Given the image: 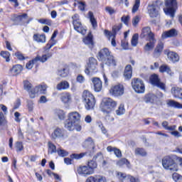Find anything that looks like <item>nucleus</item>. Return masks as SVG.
<instances>
[{
	"mask_svg": "<svg viewBox=\"0 0 182 182\" xmlns=\"http://www.w3.org/2000/svg\"><path fill=\"white\" fill-rule=\"evenodd\" d=\"M82 99L85 102V106L87 110H90L95 107V105H96V100L95 99V96L88 90H85L82 92Z\"/></svg>",
	"mask_w": 182,
	"mask_h": 182,
	"instance_id": "f257e3e1",
	"label": "nucleus"
},
{
	"mask_svg": "<svg viewBox=\"0 0 182 182\" xmlns=\"http://www.w3.org/2000/svg\"><path fill=\"white\" fill-rule=\"evenodd\" d=\"M117 106V102L112 98H107L104 101V105L101 107V110L104 114H110L114 108Z\"/></svg>",
	"mask_w": 182,
	"mask_h": 182,
	"instance_id": "f03ea898",
	"label": "nucleus"
},
{
	"mask_svg": "<svg viewBox=\"0 0 182 182\" xmlns=\"http://www.w3.org/2000/svg\"><path fill=\"white\" fill-rule=\"evenodd\" d=\"M166 8L164 9L166 15L174 18V14H176V8H177L176 0H166Z\"/></svg>",
	"mask_w": 182,
	"mask_h": 182,
	"instance_id": "7ed1b4c3",
	"label": "nucleus"
},
{
	"mask_svg": "<svg viewBox=\"0 0 182 182\" xmlns=\"http://www.w3.org/2000/svg\"><path fill=\"white\" fill-rule=\"evenodd\" d=\"M162 166L166 170L170 171H178V166L170 156H166L162 159Z\"/></svg>",
	"mask_w": 182,
	"mask_h": 182,
	"instance_id": "20e7f679",
	"label": "nucleus"
},
{
	"mask_svg": "<svg viewBox=\"0 0 182 182\" xmlns=\"http://www.w3.org/2000/svg\"><path fill=\"white\" fill-rule=\"evenodd\" d=\"M50 58H52V53H50L44 54L42 55V57L37 55L34 59L27 63L26 67L27 69H32V68H33V65H35V63H36L37 62L40 61L42 62V63H45V62H46V60H48Z\"/></svg>",
	"mask_w": 182,
	"mask_h": 182,
	"instance_id": "39448f33",
	"label": "nucleus"
},
{
	"mask_svg": "<svg viewBox=\"0 0 182 182\" xmlns=\"http://www.w3.org/2000/svg\"><path fill=\"white\" fill-rule=\"evenodd\" d=\"M72 19L75 31H77L79 33H81L82 35H86V29H85L83 28V26H82V23L79 20V15L75 14L72 16Z\"/></svg>",
	"mask_w": 182,
	"mask_h": 182,
	"instance_id": "423d86ee",
	"label": "nucleus"
},
{
	"mask_svg": "<svg viewBox=\"0 0 182 182\" xmlns=\"http://www.w3.org/2000/svg\"><path fill=\"white\" fill-rule=\"evenodd\" d=\"M46 89H48V86L46 84L37 85L30 92H28L29 96L31 99H35L38 93H40L41 95H45V93H46Z\"/></svg>",
	"mask_w": 182,
	"mask_h": 182,
	"instance_id": "0eeeda50",
	"label": "nucleus"
},
{
	"mask_svg": "<svg viewBox=\"0 0 182 182\" xmlns=\"http://www.w3.org/2000/svg\"><path fill=\"white\" fill-rule=\"evenodd\" d=\"M132 86L136 93H144V82L140 78H134L132 81Z\"/></svg>",
	"mask_w": 182,
	"mask_h": 182,
	"instance_id": "6e6552de",
	"label": "nucleus"
},
{
	"mask_svg": "<svg viewBox=\"0 0 182 182\" xmlns=\"http://www.w3.org/2000/svg\"><path fill=\"white\" fill-rule=\"evenodd\" d=\"M86 75H93L97 72V60L95 58L89 59L88 68L85 70Z\"/></svg>",
	"mask_w": 182,
	"mask_h": 182,
	"instance_id": "1a4fd4ad",
	"label": "nucleus"
},
{
	"mask_svg": "<svg viewBox=\"0 0 182 182\" xmlns=\"http://www.w3.org/2000/svg\"><path fill=\"white\" fill-rule=\"evenodd\" d=\"M154 33L151 31V28L150 27L146 26L144 27L141 30V33L140 37L142 39H146V41H154L156 38H154Z\"/></svg>",
	"mask_w": 182,
	"mask_h": 182,
	"instance_id": "9d476101",
	"label": "nucleus"
},
{
	"mask_svg": "<svg viewBox=\"0 0 182 182\" xmlns=\"http://www.w3.org/2000/svg\"><path fill=\"white\" fill-rule=\"evenodd\" d=\"M109 93L116 97L122 96L124 93V87H123L122 85H114L110 88Z\"/></svg>",
	"mask_w": 182,
	"mask_h": 182,
	"instance_id": "9b49d317",
	"label": "nucleus"
},
{
	"mask_svg": "<svg viewBox=\"0 0 182 182\" xmlns=\"http://www.w3.org/2000/svg\"><path fill=\"white\" fill-rule=\"evenodd\" d=\"M150 82L151 85H154V86H157V87H159L162 90H166V84L160 81V78H159V75L156 74L152 75L150 77Z\"/></svg>",
	"mask_w": 182,
	"mask_h": 182,
	"instance_id": "f8f14e48",
	"label": "nucleus"
},
{
	"mask_svg": "<svg viewBox=\"0 0 182 182\" xmlns=\"http://www.w3.org/2000/svg\"><path fill=\"white\" fill-rule=\"evenodd\" d=\"M159 6L157 3H154L148 6V14L151 18H157L159 16Z\"/></svg>",
	"mask_w": 182,
	"mask_h": 182,
	"instance_id": "ddd939ff",
	"label": "nucleus"
},
{
	"mask_svg": "<svg viewBox=\"0 0 182 182\" xmlns=\"http://www.w3.org/2000/svg\"><path fill=\"white\" fill-rule=\"evenodd\" d=\"M25 19H28V14H23L22 15H14V17L12 18L14 25H23Z\"/></svg>",
	"mask_w": 182,
	"mask_h": 182,
	"instance_id": "4468645a",
	"label": "nucleus"
},
{
	"mask_svg": "<svg viewBox=\"0 0 182 182\" xmlns=\"http://www.w3.org/2000/svg\"><path fill=\"white\" fill-rule=\"evenodd\" d=\"M111 52L107 48H103L98 53V60L101 62H106V59L111 55Z\"/></svg>",
	"mask_w": 182,
	"mask_h": 182,
	"instance_id": "2eb2a0df",
	"label": "nucleus"
},
{
	"mask_svg": "<svg viewBox=\"0 0 182 182\" xmlns=\"http://www.w3.org/2000/svg\"><path fill=\"white\" fill-rule=\"evenodd\" d=\"M77 173L80 176H90L93 174L92 171L87 166H80L77 168Z\"/></svg>",
	"mask_w": 182,
	"mask_h": 182,
	"instance_id": "dca6fc26",
	"label": "nucleus"
},
{
	"mask_svg": "<svg viewBox=\"0 0 182 182\" xmlns=\"http://www.w3.org/2000/svg\"><path fill=\"white\" fill-rule=\"evenodd\" d=\"M165 55H167L168 59L176 63V62H178L180 60V56L176 52L173 51H165Z\"/></svg>",
	"mask_w": 182,
	"mask_h": 182,
	"instance_id": "f3484780",
	"label": "nucleus"
},
{
	"mask_svg": "<svg viewBox=\"0 0 182 182\" xmlns=\"http://www.w3.org/2000/svg\"><path fill=\"white\" fill-rule=\"evenodd\" d=\"M91 80L94 85L95 92H100L102 88V80H100V78L92 77Z\"/></svg>",
	"mask_w": 182,
	"mask_h": 182,
	"instance_id": "a211bd4d",
	"label": "nucleus"
},
{
	"mask_svg": "<svg viewBox=\"0 0 182 182\" xmlns=\"http://www.w3.org/2000/svg\"><path fill=\"white\" fill-rule=\"evenodd\" d=\"M60 100L64 105H68L72 102V95L69 92H63L60 95Z\"/></svg>",
	"mask_w": 182,
	"mask_h": 182,
	"instance_id": "6ab92c4d",
	"label": "nucleus"
},
{
	"mask_svg": "<svg viewBox=\"0 0 182 182\" xmlns=\"http://www.w3.org/2000/svg\"><path fill=\"white\" fill-rule=\"evenodd\" d=\"M80 114L77 112H72L68 114V119L74 123L79 122L80 120Z\"/></svg>",
	"mask_w": 182,
	"mask_h": 182,
	"instance_id": "aec40b11",
	"label": "nucleus"
},
{
	"mask_svg": "<svg viewBox=\"0 0 182 182\" xmlns=\"http://www.w3.org/2000/svg\"><path fill=\"white\" fill-rule=\"evenodd\" d=\"M174 36H177V30L174 28H172L168 31H165L161 35L162 39H166L167 38H174Z\"/></svg>",
	"mask_w": 182,
	"mask_h": 182,
	"instance_id": "412c9836",
	"label": "nucleus"
},
{
	"mask_svg": "<svg viewBox=\"0 0 182 182\" xmlns=\"http://www.w3.org/2000/svg\"><path fill=\"white\" fill-rule=\"evenodd\" d=\"M83 42L85 45H87L90 49L93 48V36L92 35V33H89L87 36L83 38Z\"/></svg>",
	"mask_w": 182,
	"mask_h": 182,
	"instance_id": "4be33fe9",
	"label": "nucleus"
},
{
	"mask_svg": "<svg viewBox=\"0 0 182 182\" xmlns=\"http://www.w3.org/2000/svg\"><path fill=\"white\" fill-rule=\"evenodd\" d=\"M33 39L38 43H45L46 42V36L45 34L36 33L33 35Z\"/></svg>",
	"mask_w": 182,
	"mask_h": 182,
	"instance_id": "5701e85b",
	"label": "nucleus"
},
{
	"mask_svg": "<svg viewBox=\"0 0 182 182\" xmlns=\"http://www.w3.org/2000/svg\"><path fill=\"white\" fill-rule=\"evenodd\" d=\"M58 75L60 76V77H66L68 75H69V70H68V67L66 65H62L58 70Z\"/></svg>",
	"mask_w": 182,
	"mask_h": 182,
	"instance_id": "b1692460",
	"label": "nucleus"
},
{
	"mask_svg": "<svg viewBox=\"0 0 182 182\" xmlns=\"http://www.w3.org/2000/svg\"><path fill=\"white\" fill-rule=\"evenodd\" d=\"M148 41H149V43H147L144 47V49L146 52H150V50H153V49H154V46L156 42V38H154V40H148Z\"/></svg>",
	"mask_w": 182,
	"mask_h": 182,
	"instance_id": "393cba45",
	"label": "nucleus"
},
{
	"mask_svg": "<svg viewBox=\"0 0 182 182\" xmlns=\"http://www.w3.org/2000/svg\"><path fill=\"white\" fill-rule=\"evenodd\" d=\"M164 48V44L162 42H160L156 46V48L154 51V56L155 58L159 57V55H161V52H163V49Z\"/></svg>",
	"mask_w": 182,
	"mask_h": 182,
	"instance_id": "a878e982",
	"label": "nucleus"
},
{
	"mask_svg": "<svg viewBox=\"0 0 182 182\" xmlns=\"http://www.w3.org/2000/svg\"><path fill=\"white\" fill-rule=\"evenodd\" d=\"M133 73V70L132 68V65H127L125 67L124 77L127 80L132 79V75Z\"/></svg>",
	"mask_w": 182,
	"mask_h": 182,
	"instance_id": "bb28decb",
	"label": "nucleus"
},
{
	"mask_svg": "<svg viewBox=\"0 0 182 182\" xmlns=\"http://www.w3.org/2000/svg\"><path fill=\"white\" fill-rule=\"evenodd\" d=\"M167 105L169 107H174V109H182V104L173 100H168Z\"/></svg>",
	"mask_w": 182,
	"mask_h": 182,
	"instance_id": "cd10ccee",
	"label": "nucleus"
},
{
	"mask_svg": "<svg viewBox=\"0 0 182 182\" xmlns=\"http://www.w3.org/2000/svg\"><path fill=\"white\" fill-rule=\"evenodd\" d=\"M104 33L105 36L107 37L109 41L112 39L111 43L112 46H116V40H114V38H116V36H114L112 32L109 31L108 30H105Z\"/></svg>",
	"mask_w": 182,
	"mask_h": 182,
	"instance_id": "c85d7f7f",
	"label": "nucleus"
},
{
	"mask_svg": "<svg viewBox=\"0 0 182 182\" xmlns=\"http://www.w3.org/2000/svg\"><path fill=\"white\" fill-rule=\"evenodd\" d=\"M102 63H105V65H107V66H116L117 61L116 60V58L112 55H110L105 60V62H103Z\"/></svg>",
	"mask_w": 182,
	"mask_h": 182,
	"instance_id": "c756f323",
	"label": "nucleus"
},
{
	"mask_svg": "<svg viewBox=\"0 0 182 182\" xmlns=\"http://www.w3.org/2000/svg\"><path fill=\"white\" fill-rule=\"evenodd\" d=\"M23 69V68L22 67V65L18 64L13 66V68L11 69V72L14 76H16L22 72Z\"/></svg>",
	"mask_w": 182,
	"mask_h": 182,
	"instance_id": "7c9ffc66",
	"label": "nucleus"
},
{
	"mask_svg": "<svg viewBox=\"0 0 182 182\" xmlns=\"http://www.w3.org/2000/svg\"><path fill=\"white\" fill-rule=\"evenodd\" d=\"M51 136L53 139H60V137H63V136H65V134L60 128H57L54 130Z\"/></svg>",
	"mask_w": 182,
	"mask_h": 182,
	"instance_id": "2f4dec72",
	"label": "nucleus"
},
{
	"mask_svg": "<svg viewBox=\"0 0 182 182\" xmlns=\"http://www.w3.org/2000/svg\"><path fill=\"white\" fill-rule=\"evenodd\" d=\"M65 129H68L70 132H72L75 130L76 127V123L73 122V121L69 120V119L68 118L65 123Z\"/></svg>",
	"mask_w": 182,
	"mask_h": 182,
	"instance_id": "473e14b6",
	"label": "nucleus"
},
{
	"mask_svg": "<svg viewBox=\"0 0 182 182\" xmlns=\"http://www.w3.org/2000/svg\"><path fill=\"white\" fill-rule=\"evenodd\" d=\"M159 72L161 73H164L166 72L168 75H170V76H173L174 75V73L171 72V69H170V67L167 65H162L159 68Z\"/></svg>",
	"mask_w": 182,
	"mask_h": 182,
	"instance_id": "72a5a7b5",
	"label": "nucleus"
},
{
	"mask_svg": "<svg viewBox=\"0 0 182 182\" xmlns=\"http://www.w3.org/2000/svg\"><path fill=\"white\" fill-rule=\"evenodd\" d=\"M56 87L58 90H66L69 89L70 85L68 81L65 80L58 83Z\"/></svg>",
	"mask_w": 182,
	"mask_h": 182,
	"instance_id": "f704fd0d",
	"label": "nucleus"
},
{
	"mask_svg": "<svg viewBox=\"0 0 182 182\" xmlns=\"http://www.w3.org/2000/svg\"><path fill=\"white\" fill-rule=\"evenodd\" d=\"M107 151H109V153H112V151L114 152V154H115V156L117 157H122V151H120V149L116 148V147H113V146H107Z\"/></svg>",
	"mask_w": 182,
	"mask_h": 182,
	"instance_id": "c9c22d12",
	"label": "nucleus"
},
{
	"mask_svg": "<svg viewBox=\"0 0 182 182\" xmlns=\"http://www.w3.org/2000/svg\"><path fill=\"white\" fill-rule=\"evenodd\" d=\"M88 16L90 18V21L91 23V25L92 26V28L95 29V28H97V21L95 18V16L93 15V12L89 11Z\"/></svg>",
	"mask_w": 182,
	"mask_h": 182,
	"instance_id": "e433bc0d",
	"label": "nucleus"
},
{
	"mask_svg": "<svg viewBox=\"0 0 182 182\" xmlns=\"http://www.w3.org/2000/svg\"><path fill=\"white\" fill-rule=\"evenodd\" d=\"M83 147L93 149L95 147V142H93V139L91 137L87 139L83 143Z\"/></svg>",
	"mask_w": 182,
	"mask_h": 182,
	"instance_id": "4c0bfd02",
	"label": "nucleus"
},
{
	"mask_svg": "<svg viewBox=\"0 0 182 182\" xmlns=\"http://www.w3.org/2000/svg\"><path fill=\"white\" fill-rule=\"evenodd\" d=\"M157 99V97L154 94H148L145 96L144 100L146 103H154V100Z\"/></svg>",
	"mask_w": 182,
	"mask_h": 182,
	"instance_id": "58836bf2",
	"label": "nucleus"
},
{
	"mask_svg": "<svg viewBox=\"0 0 182 182\" xmlns=\"http://www.w3.org/2000/svg\"><path fill=\"white\" fill-rule=\"evenodd\" d=\"M161 124L162 127H164L165 130H168L169 132H173V130H176V125L168 126V122L167 121H164Z\"/></svg>",
	"mask_w": 182,
	"mask_h": 182,
	"instance_id": "ea45409f",
	"label": "nucleus"
},
{
	"mask_svg": "<svg viewBox=\"0 0 182 182\" xmlns=\"http://www.w3.org/2000/svg\"><path fill=\"white\" fill-rule=\"evenodd\" d=\"M87 167L92 171V173H95V168H97V163L95 160H91L87 163Z\"/></svg>",
	"mask_w": 182,
	"mask_h": 182,
	"instance_id": "a19ab883",
	"label": "nucleus"
},
{
	"mask_svg": "<svg viewBox=\"0 0 182 182\" xmlns=\"http://www.w3.org/2000/svg\"><path fill=\"white\" fill-rule=\"evenodd\" d=\"M135 154L136 156H141L142 157H145V156H147V151L144 150L143 148H136L135 149Z\"/></svg>",
	"mask_w": 182,
	"mask_h": 182,
	"instance_id": "79ce46f5",
	"label": "nucleus"
},
{
	"mask_svg": "<svg viewBox=\"0 0 182 182\" xmlns=\"http://www.w3.org/2000/svg\"><path fill=\"white\" fill-rule=\"evenodd\" d=\"M48 154H53V153H56V146L53 144L52 142L49 141L48 143Z\"/></svg>",
	"mask_w": 182,
	"mask_h": 182,
	"instance_id": "37998d69",
	"label": "nucleus"
},
{
	"mask_svg": "<svg viewBox=\"0 0 182 182\" xmlns=\"http://www.w3.org/2000/svg\"><path fill=\"white\" fill-rule=\"evenodd\" d=\"M117 164L119 166L122 167V166H124V164H126V166L127 167H130V162H129V161L124 158L120 159L119 161H118L117 162Z\"/></svg>",
	"mask_w": 182,
	"mask_h": 182,
	"instance_id": "c03bdc74",
	"label": "nucleus"
},
{
	"mask_svg": "<svg viewBox=\"0 0 182 182\" xmlns=\"http://www.w3.org/2000/svg\"><path fill=\"white\" fill-rule=\"evenodd\" d=\"M124 112H126L124 109V105H120L118 109L116 110V114L117 116H122V114H124Z\"/></svg>",
	"mask_w": 182,
	"mask_h": 182,
	"instance_id": "a18cd8bd",
	"label": "nucleus"
},
{
	"mask_svg": "<svg viewBox=\"0 0 182 182\" xmlns=\"http://www.w3.org/2000/svg\"><path fill=\"white\" fill-rule=\"evenodd\" d=\"M131 43L132 46H137V43H139V34L136 33L132 36Z\"/></svg>",
	"mask_w": 182,
	"mask_h": 182,
	"instance_id": "49530a36",
	"label": "nucleus"
},
{
	"mask_svg": "<svg viewBox=\"0 0 182 182\" xmlns=\"http://www.w3.org/2000/svg\"><path fill=\"white\" fill-rule=\"evenodd\" d=\"M40 23H42L43 25H48V26H50L52 25V20L48 19V18H41L38 21Z\"/></svg>",
	"mask_w": 182,
	"mask_h": 182,
	"instance_id": "de8ad7c7",
	"label": "nucleus"
},
{
	"mask_svg": "<svg viewBox=\"0 0 182 182\" xmlns=\"http://www.w3.org/2000/svg\"><path fill=\"white\" fill-rule=\"evenodd\" d=\"M122 23H119V24H117V25H114L113 27H112V33H113L114 35V36H116V33H117V32H119V31H120V29H122Z\"/></svg>",
	"mask_w": 182,
	"mask_h": 182,
	"instance_id": "09e8293b",
	"label": "nucleus"
},
{
	"mask_svg": "<svg viewBox=\"0 0 182 182\" xmlns=\"http://www.w3.org/2000/svg\"><path fill=\"white\" fill-rule=\"evenodd\" d=\"M55 113H56L57 116L58 117V119H60V120H64L65 119V112L63 110L58 109L55 112Z\"/></svg>",
	"mask_w": 182,
	"mask_h": 182,
	"instance_id": "8fccbe9b",
	"label": "nucleus"
},
{
	"mask_svg": "<svg viewBox=\"0 0 182 182\" xmlns=\"http://www.w3.org/2000/svg\"><path fill=\"white\" fill-rule=\"evenodd\" d=\"M173 180L176 182H182V176L178 173H174L172 175Z\"/></svg>",
	"mask_w": 182,
	"mask_h": 182,
	"instance_id": "3c124183",
	"label": "nucleus"
},
{
	"mask_svg": "<svg viewBox=\"0 0 182 182\" xmlns=\"http://www.w3.org/2000/svg\"><path fill=\"white\" fill-rule=\"evenodd\" d=\"M0 55H1V56H2V58L6 59V62H9V60H10L9 56H11V53H9V52H8V51H1L0 53Z\"/></svg>",
	"mask_w": 182,
	"mask_h": 182,
	"instance_id": "603ef678",
	"label": "nucleus"
},
{
	"mask_svg": "<svg viewBox=\"0 0 182 182\" xmlns=\"http://www.w3.org/2000/svg\"><path fill=\"white\" fill-rule=\"evenodd\" d=\"M139 7H140V0H135V4L132 8V14H136V12L139 11Z\"/></svg>",
	"mask_w": 182,
	"mask_h": 182,
	"instance_id": "864d4df0",
	"label": "nucleus"
},
{
	"mask_svg": "<svg viewBox=\"0 0 182 182\" xmlns=\"http://www.w3.org/2000/svg\"><path fill=\"white\" fill-rule=\"evenodd\" d=\"M57 153L60 157H65V156H68V154H69L68 151H65V149H62V148L58 149L57 150Z\"/></svg>",
	"mask_w": 182,
	"mask_h": 182,
	"instance_id": "5fc2aeb1",
	"label": "nucleus"
},
{
	"mask_svg": "<svg viewBox=\"0 0 182 182\" xmlns=\"http://www.w3.org/2000/svg\"><path fill=\"white\" fill-rule=\"evenodd\" d=\"M23 85H24L25 90H27L28 92H31V89H32V84H31L29 81L25 80L23 82Z\"/></svg>",
	"mask_w": 182,
	"mask_h": 182,
	"instance_id": "6e6d98bb",
	"label": "nucleus"
},
{
	"mask_svg": "<svg viewBox=\"0 0 182 182\" xmlns=\"http://www.w3.org/2000/svg\"><path fill=\"white\" fill-rule=\"evenodd\" d=\"M140 19H141V18L139 16H136L135 17H134L132 18L133 26H137V25H139V22H140Z\"/></svg>",
	"mask_w": 182,
	"mask_h": 182,
	"instance_id": "4d7b16f0",
	"label": "nucleus"
},
{
	"mask_svg": "<svg viewBox=\"0 0 182 182\" xmlns=\"http://www.w3.org/2000/svg\"><path fill=\"white\" fill-rule=\"evenodd\" d=\"M86 156V153H81L80 154H73L71 155L72 159H76L77 160H79V159H82V157H85Z\"/></svg>",
	"mask_w": 182,
	"mask_h": 182,
	"instance_id": "13d9d810",
	"label": "nucleus"
},
{
	"mask_svg": "<svg viewBox=\"0 0 182 182\" xmlns=\"http://www.w3.org/2000/svg\"><path fill=\"white\" fill-rule=\"evenodd\" d=\"M6 124V119L3 112H0V126H5Z\"/></svg>",
	"mask_w": 182,
	"mask_h": 182,
	"instance_id": "bf43d9fd",
	"label": "nucleus"
},
{
	"mask_svg": "<svg viewBox=\"0 0 182 182\" xmlns=\"http://www.w3.org/2000/svg\"><path fill=\"white\" fill-rule=\"evenodd\" d=\"M16 151H22L23 150V144L22 142L17 141L15 144Z\"/></svg>",
	"mask_w": 182,
	"mask_h": 182,
	"instance_id": "052dcab7",
	"label": "nucleus"
},
{
	"mask_svg": "<svg viewBox=\"0 0 182 182\" xmlns=\"http://www.w3.org/2000/svg\"><path fill=\"white\" fill-rule=\"evenodd\" d=\"M15 55L18 59V60H25V59H28V57H25L21 52L16 53Z\"/></svg>",
	"mask_w": 182,
	"mask_h": 182,
	"instance_id": "680f3d73",
	"label": "nucleus"
},
{
	"mask_svg": "<svg viewBox=\"0 0 182 182\" xmlns=\"http://www.w3.org/2000/svg\"><path fill=\"white\" fill-rule=\"evenodd\" d=\"M106 177L102 176H95V182H107Z\"/></svg>",
	"mask_w": 182,
	"mask_h": 182,
	"instance_id": "e2e57ef3",
	"label": "nucleus"
},
{
	"mask_svg": "<svg viewBox=\"0 0 182 182\" xmlns=\"http://www.w3.org/2000/svg\"><path fill=\"white\" fill-rule=\"evenodd\" d=\"M122 22H123L125 25H129V21H130V16H123L121 18Z\"/></svg>",
	"mask_w": 182,
	"mask_h": 182,
	"instance_id": "0e129e2a",
	"label": "nucleus"
},
{
	"mask_svg": "<svg viewBox=\"0 0 182 182\" xmlns=\"http://www.w3.org/2000/svg\"><path fill=\"white\" fill-rule=\"evenodd\" d=\"M117 177L119 178V180H124L127 176L123 172H117Z\"/></svg>",
	"mask_w": 182,
	"mask_h": 182,
	"instance_id": "69168bd1",
	"label": "nucleus"
},
{
	"mask_svg": "<svg viewBox=\"0 0 182 182\" xmlns=\"http://www.w3.org/2000/svg\"><path fill=\"white\" fill-rule=\"evenodd\" d=\"M105 11L109 14V15H113V14H116V10L112 7L107 6L105 8Z\"/></svg>",
	"mask_w": 182,
	"mask_h": 182,
	"instance_id": "338daca9",
	"label": "nucleus"
},
{
	"mask_svg": "<svg viewBox=\"0 0 182 182\" xmlns=\"http://www.w3.org/2000/svg\"><path fill=\"white\" fill-rule=\"evenodd\" d=\"M14 117H15V122H16L17 123H20L21 122V113H19L18 112H16L14 113Z\"/></svg>",
	"mask_w": 182,
	"mask_h": 182,
	"instance_id": "774afa93",
	"label": "nucleus"
}]
</instances>
